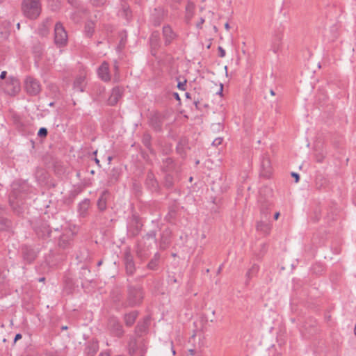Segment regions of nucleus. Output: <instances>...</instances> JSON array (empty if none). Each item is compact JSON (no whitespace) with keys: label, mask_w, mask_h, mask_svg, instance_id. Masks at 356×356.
Returning <instances> with one entry per match:
<instances>
[{"label":"nucleus","mask_w":356,"mask_h":356,"mask_svg":"<svg viewBox=\"0 0 356 356\" xmlns=\"http://www.w3.org/2000/svg\"><path fill=\"white\" fill-rule=\"evenodd\" d=\"M56 235L53 236L57 243V246L63 250H68L73 247L75 233L68 227L62 229L61 233L58 228L54 229Z\"/></svg>","instance_id":"2"},{"label":"nucleus","mask_w":356,"mask_h":356,"mask_svg":"<svg viewBox=\"0 0 356 356\" xmlns=\"http://www.w3.org/2000/svg\"><path fill=\"white\" fill-rule=\"evenodd\" d=\"M22 337V335L20 333H17L15 334V337L14 338V342L15 343L17 341L21 339Z\"/></svg>","instance_id":"58"},{"label":"nucleus","mask_w":356,"mask_h":356,"mask_svg":"<svg viewBox=\"0 0 356 356\" xmlns=\"http://www.w3.org/2000/svg\"><path fill=\"white\" fill-rule=\"evenodd\" d=\"M129 354L133 356L136 350V340L130 341L128 344Z\"/></svg>","instance_id":"47"},{"label":"nucleus","mask_w":356,"mask_h":356,"mask_svg":"<svg viewBox=\"0 0 356 356\" xmlns=\"http://www.w3.org/2000/svg\"><path fill=\"white\" fill-rule=\"evenodd\" d=\"M122 261L124 266L126 274L128 276H133L136 271V266L130 248H126L124 249L123 252Z\"/></svg>","instance_id":"10"},{"label":"nucleus","mask_w":356,"mask_h":356,"mask_svg":"<svg viewBox=\"0 0 356 356\" xmlns=\"http://www.w3.org/2000/svg\"><path fill=\"white\" fill-rule=\"evenodd\" d=\"M144 297L145 291L142 286L127 284L126 302L129 307L140 306L143 301Z\"/></svg>","instance_id":"3"},{"label":"nucleus","mask_w":356,"mask_h":356,"mask_svg":"<svg viewBox=\"0 0 356 356\" xmlns=\"http://www.w3.org/2000/svg\"><path fill=\"white\" fill-rule=\"evenodd\" d=\"M195 4L191 0H188L185 7L184 22L190 24L191 21L195 15Z\"/></svg>","instance_id":"25"},{"label":"nucleus","mask_w":356,"mask_h":356,"mask_svg":"<svg viewBox=\"0 0 356 356\" xmlns=\"http://www.w3.org/2000/svg\"><path fill=\"white\" fill-rule=\"evenodd\" d=\"M171 232L169 229H164L160 234L159 248L160 250H165L170 243Z\"/></svg>","instance_id":"23"},{"label":"nucleus","mask_w":356,"mask_h":356,"mask_svg":"<svg viewBox=\"0 0 356 356\" xmlns=\"http://www.w3.org/2000/svg\"><path fill=\"white\" fill-rule=\"evenodd\" d=\"M95 27V25L92 21L87 22L84 26L85 35L88 38H91L94 33Z\"/></svg>","instance_id":"36"},{"label":"nucleus","mask_w":356,"mask_h":356,"mask_svg":"<svg viewBox=\"0 0 356 356\" xmlns=\"http://www.w3.org/2000/svg\"><path fill=\"white\" fill-rule=\"evenodd\" d=\"M261 167L267 173L270 172V162L268 158H263L261 160Z\"/></svg>","instance_id":"45"},{"label":"nucleus","mask_w":356,"mask_h":356,"mask_svg":"<svg viewBox=\"0 0 356 356\" xmlns=\"http://www.w3.org/2000/svg\"><path fill=\"white\" fill-rule=\"evenodd\" d=\"M99 350V341L92 338L85 343L84 354L86 356H95Z\"/></svg>","instance_id":"20"},{"label":"nucleus","mask_w":356,"mask_h":356,"mask_svg":"<svg viewBox=\"0 0 356 356\" xmlns=\"http://www.w3.org/2000/svg\"><path fill=\"white\" fill-rule=\"evenodd\" d=\"M160 169L163 173L180 172V168L177 161L170 156L162 159Z\"/></svg>","instance_id":"13"},{"label":"nucleus","mask_w":356,"mask_h":356,"mask_svg":"<svg viewBox=\"0 0 356 356\" xmlns=\"http://www.w3.org/2000/svg\"><path fill=\"white\" fill-rule=\"evenodd\" d=\"M149 127L156 133L163 131V124L167 118V114L163 112L154 111L147 117Z\"/></svg>","instance_id":"5"},{"label":"nucleus","mask_w":356,"mask_h":356,"mask_svg":"<svg viewBox=\"0 0 356 356\" xmlns=\"http://www.w3.org/2000/svg\"><path fill=\"white\" fill-rule=\"evenodd\" d=\"M205 19L204 17H200V21L196 24V27L198 29H201L202 28V24L204 23Z\"/></svg>","instance_id":"54"},{"label":"nucleus","mask_w":356,"mask_h":356,"mask_svg":"<svg viewBox=\"0 0 356 356\" xmlns=\"http://www.w3.org/2000/svg\"><path fill=\"white\" fill-rule=\"evenodd\" d=\"M124 89L120 86L114 87L111 90V94L108 98V104L115 106L118 104L120 99L122 98Z\"/></svg>","instance_id":"22"},{"label":"nucleus","mask_w":356,"mask_h":356,"mask_svg":"<svg viewBox=\"0 0 356 356\" xmlns=\"http://www.w3.org/2000/svg\"><path fill=\"white\" fill-rule=\"evenodd\" d=\"M149 43L152 49V52L153 51H156L161 47L160 33L158 31H154L151 33L149 38Z\"/></svg>","instance_id":"26"},{"label":"nucleus","mask_w":356,"mask_h":356,"mask_svg":"<svg viewBox=\"0 0 356 356\" xmlns=\"http://www.w3.org/2000/svg\"><path fill=\"white\" fill-rule=\"evenodd\" d=\"M47 356H58L56 353H49Z\"/></svg>","instance_id":"64"},{"label":"nucleus","mask_w":356,"mask_h":356,"mask_svg":"<svg viewBox=\"0 0 356 356\" xmlns=\"http://www.w3.org/2000/svg\"><path fill=\"white\" fill-rule=\"evenodd\" d=\"M47 134H48V130L45 127L40 128L38 131V136L39 138H46L47 136Z\"/></svg>","instance_id":"49"},{"label":"nucleus","mask_w":356,"mask_h":356,"mask_svg":"<svg viewBox=\"0 0 356 356\" xmlns=\"http://www.w3.org/2000/svg\"><path fill=\"white\" fill-rule=\"evenodd\" d=\"M220 201H221V200H220V199H218V198H216V197H214V198L213 199V201H212V202H213V204H215L216 205H217V204H218L220 203Z\"/></svg>","instance_id":"60"},{"label":"nucleus","mask_w":356,"mask_h":356,"mask_svg":"<svg viewBox=\"0 0 356 356\" xmlns=\"http://www.w3.org/2000/svg\"><path fill=\"white\" fill-rule=\"evenodd\" d=\"M143 227L142 218L137 214L133 213L127 219V229L129 238L137 236L141 232Z\"/></svg>","instance_id":"7"},{"label":"nucleus","mask_w":356,"mask_h":356,"mask_svg":"<svg viewBox=\"0 0 356 356\" xmlns=\"http://www.w3.org/2000/svg\"><path fill=\"white\" fill-rule=\"evenodd\" d=\"M138 316V311H132L124 315V321L127 327H131L136 322Z\"/></svg>","instance_id":"34"},{"label":"nucleus","mask_w":356,"mask_h":356,"mask_svg":"<svg viewBox=\"0 0 356 356\" xmlns=\"http://www.w3.org/2000/svg\"><path fill=\"white\" fill-rule=\"evenodd\" d=\"M179 209V206L176 204L170 205L169 207L168 213L166 214L165 219L169 222H172L177 218Z\"/></svg>","instance_id":"33"},{"label":"nucleus","mask_w":356,"mask_h":356,"mask_svg":"<svg viewBox=\"0 0 356 356\" xmlns=\"http://www.w3.org/2000/svg\"><path fill=\"white\" fill-rule=\"evenodd\" d=\"M157 232L156 230H150L145 236H143L142 240L147 241L152 239L154 243H157L158 240L156 238Z\"/></svg>","instance_id":"40"},{"label":"nucleus","mask_w":356,"mask_h":356,"mask_svg":"<svg viewBox=\"0 0 356 356\" xmlns=\"http://www.w3.org/2000/svg\"><path fill=\"white\" fill-rule=\"evenodd\" d=\"M146 329V326H145V323H138L137 326H136V330L138 331V332H143L145 331V330Z\"/></svg>","instance_id":"51"},{"label":"nucleus","mask_w":356,"mask_h":356,"mask_svg":"<svg viewBox=\"0 0 356 356\" xmlns=\"http://www.w3.org/2000/svg\"><path fill=\"white\" fill-rule=\"evenodd\" d=\"M218 56L220 58H224L225 56L226 52L225 50L220 46L218 47Z\"/></svg>","instance_id":"52"},{"label":"nucleus","mask_w":356,"mask_h":356,"mask_svg":"<svg viewBox=\"0 0 356 356\" xmlns=\"http://www.w3.org/2000/svg\"><path fill=\"white\" fill-rule=\"evenodd\" d=\"M152 136L149 132H145L143 134L141 139L143 145L147 148V149L152 155H155L156 151L152 147Z\"/></svg>","instance_id":"28"},{"label":"nucleus","mask_w":356,"mask_h":356,"mask_svg":"<svg viewBox=\"0 0 356 356\" xmlns=\"http://www.w3.org/2000/svg\"><path fill=\"white\" fill-rule=\"evenodd\" d=\"M79 277L89 283H91L94 280L91 274L90 269L86 265H83L81 267L79 270Z\"/></svg>","instance_id":"31"},{"label":"nucleus","mask_w":356,"mask_h":356,"mask_svg":"<svg viewBox=\"0 0 356 356\" xmlns=\"http://www.w3.org/2000/svg\"><path fill=\"white\" fill-rule=\"evenodd\" d=\"M106 327L110 335L112 337L122 338L124 334L123 325L120 320L117 316H109Z\"/></svg>","instance_id":"8"},{"label":"nucleus","mask_w":356,"mask_h":356,"mask_svg":"<svg viewBox=\"0 0 356 356\" xmlns=\"http://www.w3.org/2000/svg\"><path fill=\"white\" fill-rule=\"evenodd\" d=\"M105 87L101 84H97L95 86L93 91L97 96H102L105 92Z\"/></svg>","instance_id":"46"},{"label":"nucleus","mask_w":356,"mask_h":356,"mask_svg":"<svg viewBox=\"0 0 356 356\" xmlns=\"http://www.w3.org/2000/svg\"><path fill=\"white\" fill-rule=\"evenodd\" d=\"M8 92L11 95H15L20 90V84L19 80L13 76L8 79Z\"/></svg>","instance_id":"27"},{"label":"nucleus","mask_w":356,"mask_h":356,"mask_svg":"<svg viewBox=\"0 0 356 356\" xmlns=\"http://www.w3.org/2000/svg\"><path fill=\"white\" fill-rule=\"evenodd\" d=\"M99 356H110L108 353H101Z\"/></svg>","instance_id":"63"},{"label":"nucleus","mask_w":356,"mask_h":356,"mask_svg":"<svg viewBox=\"0 0 356 356\" xmlns=\"http://www.w3.org/2000/svg\"><path fill=\"white\" fill-rule=\"evenodd\" d=\"M107 0H90V3L95 7H102L106 3Z\"/></svg>","instance_id":"48"},{"label":"nucleus","mask_w":356,"mask_h":356,"mask_svg":"<svg viewBox=\"0 0 356 356\" xmlns=\"http://www.w3.org/2000/svg\"><path fill=\"white\" fill-rule=\"evenodd\" d=\"M221 142H222V139H221V138H218L215 139V140L213 141V143H212V144H213V145H218L220 144V143H221Z\"/></svg>","instance_id":"57"},{"label":"nucleus","mask_w":356,"mask_h":356,"mask_svg":"<svg viewBox=\"0 0 356 356\" xmlns=\"http://www.w3.org/2000/svg\"><path fill=\"white\" fill-rule=\"evenodd\" d=\"M121 9L119 10L118 15L127 21H130L132 17V12L129 6L125 2H121Z\"/></svg>","instance_id":"32"},{"label":"nucleus","mask_w":356,"mask_h":356,"mask_svg":"<svg viewBox=\"0 0 356 356\" xmlns=\"http://www.w3.org/2000/svg\"><path fill=\"white\" fill-rule=\"evenodd\" d=\"M67 41V34L61 23L58 22L54 27V42L62 47L66 45Z\"/></svg>","instance_id":"15"},{"label":"nucleus","mask_w":356,"mask_h":356,"mask_svg":"<svg viewBox=\"0 0 356 356\" xmlns=\"http://www.w3.org/2000/svg\"><path fill=\"white\" fill-rule=\"evenodd\" d=\"M179 181V172L164 173L163 186L167 190H172L175 184Z\"/></svg>","instance_id":"17"},{"label":"nucleus","mask_w":356,"mask_h":356,"mask_svg":"<svg viewBox=\"0 0 356 356\" xmlns=\"http://www.w3.org/2000/svg\"><path fill=\"white\" fill-rule=\"evenodd\" d=\"M8 279L5 271L0 270V292L7 286Z\"/></svg>","instance_id":"41"},{"label":"nucleus","mask_w":356,"mask_h":356,"mask_svg":"<svg viewBox=\"0 0 356 356\" xmlns=\"http://www.w3.org/2000/svg\"><path fill=\"white\" fill-rule=\"evenodd\" d=\"M162 35L164 40V45L165 47L170 45L178 37V35L173 31L172 28L169 24H165L163 26Z\"/></svg>","instance_id":"18"},{"label":"nucleus","mask_w":356,"mask_h":356,"mask_svg":"<svg viewBox=\"0 0 356 356\" xmlns=\"http://www.w3.org/2000/svg\"><path fill=\"white\" fill-rule=\"evenodd\" d=\"M67 2L73 7H77L79 4V0H67Z\"/></svg>","instance_id":"55"},{"label":"nucleus","mask_w":356,"mask_h":356,"mask_svg":"<svg viewBox=\"0 0 356 356\" xmlns=\"http://www.w3.org/2000/svg\"><path fill=\"white\" fill-rule=\"evenodd\" d=\"M199 103H200V101H199L198 99H194V104H195V106L197 109H199V108H198V104Z\"/></svg>","instance_id":"61"},{"label":"nucleus","mask_w":356,"mask_h":356,"mask_svg":"<svg viewBox=\"0 0 356 356\" xmlns=\"http://www.w3.org/2000/svg\"><path fill=\"white\" fill-rule=\"evenodd\" d=\"M90 205L91 201L89 198H84L78 204L76 212L79 218H86L88 217Z\"/></svg>","instance_id":"19"},{"label":"nucleus","mask_w":356,"mask_h":356,"mask_svg":"<svg viewBox=\"0 0 356 356\" xmlns=\"http://www.w3.org/2000/svg\"><path fill=\"white\" fill-rule=\"evenodd\" d=\"M256 228L257 231L261 232L265 235H268L270 234L271 225L266 222L259 221L257 223Z\"/></svg>","instance_id":"35"},{"label":"nucleus","mask_w":356,"mask_h":356,"mask_svg":"<svg viewBox=\"0 0 356 356\" xmlns=\"http://www.w3.org/2000/svg\"><path fill=\"white\" fill-rule=\"evenodd\" d=\"M94 161L99 167H101L100 161L97 157L94 159Z\"/></svg>","instance_id":"62"},{"label":"nucleus","mask_w":356,"mask_h":356,"mask_svg":"<svg viewBox=\"0 0 356 356\" xmlns=\"http://www.w3.org/2000/svg\"><path fill=\"white\" fill-rule=\"evenodd\" d=\"M111 196V193L108 189H104L100 194L97 201V207L100 212L104 211L107 208V202Z\"/></svg>","instance_id":"21"},{"label":"nucleus","mask_w":356,"mask_h":356,"mask_svg":"<svg viewBox=\"0 0 356 356\" xmlns=\"http://www.w3.org/2000/svg\"><path fill=\"white\" fill-rule=\"evenodd\" d=\"M167 282L169 285H174L177 284L179 286L180 283L178 281L175 273L171 272L169 273L167 277Z\"/></svg>","instance_id":"42"},{"label":"nucleus","mask_w":356,"mask_h":356,"mask_svg":"<svg viewBox=\"0 0 356 356\" xmlns=\"http://www.w3.org/2000/svg\"><path fill=\"white\" fill-rule=\"evenodd\" d=\"M186 80L184 79L183 81H178L177 88L180 90H186Z\"/></svg>","instance_id":"50"},{"label":"nucleus","mask_w":356,"mask_h":356,"mask_svg":"<svg viewBox=\"0 0 356 356\" xmlns=\"http://www.w3.org/2000/svg\"><path fill=\"white\" fill-rule=\"evenodd\" d=\"M75 288V283L73 280L70 277L65 278V286L64 289L67 293H71Z\"/></svg>","instance_id":"38"},{"label":"nucleus","mask_w":356,"mask_h":356,"mask_svg":"<svg viewBox=\"0 0 356 356\" xmlns=\"http://www.w3.org/2000/svg\"><path fill=\"white\" fill-rule=\"evenodd\" d=\"M322 209L321 207L317 206L314 209L313 213L312 214L310 219L314 222H317L321 217Z\"/></svg>","instance_id":"39"},{"label":"nucleus","mask_w":356,"mask_h":356,"mask_svg":"<svg viewBox=\"0 0 356 356\" xmlns=\"http://www.w3.org/2000/svg\"><path fill=\"white\" fill-rule=\"evenodd\" d=\"M97 74L99 77L104 81L108 82L111 80L109 72V65L106 61L103 62L97 69Z\"/></svg>","instance_id":"24"},{"label":"nucleus","mask_w":356,"mask_h":356,"mask_svg":"<svg viewBox=\"0 0 356 356\" xmlns=\"http://www.w3.org/2000/svg\"><path fill=\"white\" fill-rule=\"evenodd\" d=\"M86 86V77L79 75L76 77L73 83V89L77 92H83Z\"/></svg>","instance_id":"30"},{"label":"nucleus","mask_w":356,"mask_h":356,"mask_svg":"<svg viewBox=\"0 0 356 356\" xmlns=\"http://www.w3.org/2000/svg\"><path fill=\"white\" fill-rule=\"evenodd\" d=\"M168 15V10L161 6L155 8L149 16V23L154 27L159 26Z\"/></svg>","instance_id":"14"},{"label":"nucleus","mask_w":356,"mask_h":356,"mask_svg":"<svg viewBox=\"0 0 356 356\" xmlns=\"http://www.w3.org/2000/svg\"><path fill=\"white\" fill-rule=\"evenodd\" d=\"M20 252L23 261L25 264H31L38 257L40 249L31 245H22L20 248Z\"/></svg>","instance_id":"9"},{"label":"nucleus","mask_w":356,"mask_h":356,"mask_svg":"<svg viewBox=\"0 0 356 356\" xmlns=\"http://www.w3.org/2000/svg\"><path fill=\"white\" fill-rule=\"evenodd\" d=\"M11 226V222L6 218L0 217V229L6 230Z\"/></svg>","instance_id":"44"},{"label":"nucleus","mask_w":356,"mask_h":356,"mask_svg":"<svg viewBox=\"0 0 356 356\" xmlns=\"http://www.w3.org/2000/svg\"><path fill=\"white\" fill-rule=\"evenodd\" d=\"M152 245L147 244L146 241L141 240L136 245V253L138 259L141 261L147 259L151 254Z\"/></svg>","instance_id":"16"},{"label":"nucleus","mask_w":356,"mask_h":356,"mask_svg":"<svg viewBox=\"0 0 356 356\" xmlns=\"http://www.w3.org/2000/svg\"><path fill=\"white\" fill-rule=\"evenodd\" d=\"M7 72L6 71H3L1 72L0 74V79H5L6 77Z\"/></svg>","instance_id":"59"},{"label":"nucleus","mask_w":356,"mask_h":356,"mask_svg":"<svg viewBox=\"0 0 356 356\" xmlns=\"http://www.w3.org/2000/svg\"><path fill=\"white\" fill-rule=\"evenodd\" d=\"M161 254L159 252H156L153 257L147 263L146 268L148 270L156 271L159 270L160 266Z\"/></svg>","instance_id":"29"},{"label":"nucleus","mask_w":356,"mask_h":356,"mask_svg":"<svg viewBox=\"0 0 356 356\" xmlns=\"http://www.w3.org/2000/svg\"><path fill=\"white\" fill-rule=\"evenodd\" d=\"M144 184L145 188L151 193L161 194V186L152 170L147 172Z\"/></svg>","instance_id":"12"},{"label":"nucleus","mask_w":356,"mask_h":356,"mask_svg":"<svg viewBox=\"0 0 356 356\" xmlns=\"http://www.w3.org/2000/svg\"><path fill=\"white\" fill-rule=\"evenodd\" d=\"M21 10L25 17L30 20H35L42 13L40 0H22Z\"/></svg>","instance_id":"4"},{"label":"nucleus","mask_w":356,"mask_h":356,"mask_svg":"<svg viewBox=\"0 0 356 356\" xmlns=\"http://www.w3.org/2000/svg\"><path fill=\"white\" fill-rule=\"evenodd\" d=\"M24 89L29 95L36 96L41 92L42 86L38 79L32 76H28L24 79Z\"/></svg>","instance_id":"11"},{"label":"nucleus","mask_w":356,"mask_h":356,"mask_svg":"<svg viewBox=\"0 0 356 356\" xmlns=\"http://www.w3.org/2000/svg\"><path fill=\"white\" fill-rule=\"evenodd\" d=\"M11 187L9 204L14 210H17L24 204L25 197L30 193L31 188L26 181L21 180L15 181Z\"/></svg>","instance_id":"1"},{"label":"nucleus","mask_w":356,"mask_h":356,"mask_svg":"<svg viewBox=\"0 0 356 356\" xmlns=\"http://www.w3.org/2000/svg\"><path fill=\"white\" fill-rule=\"evenodd\" d=\"M282 40V36L280 35H276L274 36L273 41V51L276 53L280 47V44Z\"/></svg>","instance_id":"43"},{"label":"nucleus","mask_w":356,"mask_h":356,"mask_svg":"<svg viewBox=\"0 0 356 356\" xmlns=\"http://www.w3.org/2000/svg\"><path fill=\"white\" fill-rule=\"evenodd\" d=\"M32 227L39 239L47 240L52 237V229L46 220L39 219L33 224Z\"/></svg>","instance_id":"6"},{"label":"nucleus","mask_w":356,"mask_h":356,"mask_svg":"<svg viewBox=\"0 0 356 356\" xmlns=\"http://www.w3.org/2000/svg\"><path fill=\"white\" fill-rule=\"evenodd\" d=\"M291 176L294 178L295 182L298 183L300 181V175L297 172H292Z\"/></svg>","instance_id":"53"},{"label":"nucleus","mask_w":356,"mask_h":356,"mask_svg":"<svg viewBox=\"0 0 356 356\" xmlns=\"http://www.w3.org/2000/svg\"><path fill=\"white\" fill-rule=\"evenodd\" d=\"M172 96L174 97V98H175L177 101H178V102H181V98H180V97H179V95L177 92H174L172 93Z\"/></svg>","instance_id":"56"},{"label":"nucleus","mask_w":356,"mask_h":356,"mask_svg":"<svg viewBox=\"0 0 356 356\" xmlns=\"http://www.w3.org/2000/svg\"><path fill=\"white\" fill-rule=\"evenodd\" d=\"M259 270V265L254 264L252 267L247 271L245 274L246 281L245 284H248L252 277L257 274Z\"/></svg>","instance_id":"37"}]
</instances>
